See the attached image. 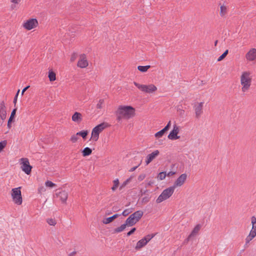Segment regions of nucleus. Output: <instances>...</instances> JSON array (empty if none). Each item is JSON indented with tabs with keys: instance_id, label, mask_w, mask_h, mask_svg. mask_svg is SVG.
<instances>
[{
	"instance_id": "bb28decb",
	"label": "nucleus",
	"mask_w": 256,
	"mask_h": 256,
	"mask_svg": "<svg viewBox=\"0 0 256 256\" xmlns=\"http://www.w3.org/2000/svg\"><path fill=\"white\" fill-rule=\"evenodd\" d=\"M48 77L50 82H54L56 80V74L52 70L48 71Z\"/></svg>"
},
{
	"instance_id": "5fc2aeb1",
	"label": "nucleus",
	"mask_w": 256,
	"mask_h": 256,
	"mask_svg": "<svg viewBox=\"0 0 256 256\" xmlns=\"http://www.w3.org/2000/svg\"><path fill=\"white\" fill-rule=\"evenodd\" d=\"M17 98H18V96H16L14 98V103L16 104V101H17Z\"/></svg>"
},
{
	"instance_id": "c9c22d12",
	"label": "nucleus",
	"mask_w": 256,
	"mask_h": 256,
	"mask_svg": "<svg viewBox=\"0 0 256 256\" xmlns=\"http://www.w3.org/2000/svg\"><path fill=\"white\" fill-rule=\"evenodd\" d=\"M7 144V142L6 140H3L0 142V153L4 150Z\"/></svg>"
},
{
	"instance_id": "412c9836",
	"label": "nucleus",
	"mask_w": 256,
	"mask_h": 256,
	"mask_svg": "<svg viewBox=\"0 0 256 256\" xmlns=\"http://www.w3.org/2000/svg\"><path fill=\"white\" fill-rule=\"evenodd\" d=\"M57 195L60 198L62 202L65 203L66 202L68 197L67 192L65 190L61 191Z\"/></svg>"
},
{
	"instance_id": "a211bd4d",
	"label": "nucleus",
	"mask_w": 256,
	"mask_h": 256,
	"mask_svg": "<svg viewBox=\"0 0 256 256\" xmlns=\"http://www.w3.org/2000/svg\"><path fill=\"white\" fill-rule=\"evenodd\" d=\"M160 154L158 150H155L152 153L148 154L146 158L145 162L146 165H148L151 162L156 158Z\"/></svg>"
},
{
	"instance_id": "7ed1b4c3",
	"label": "nucleus",
	"mask_w": 256,
	"mask_h": 256,
	"mask_svg": "<svg viewBox=\"0 0 256 256\" xmlns=\"http://www.w3.org/2000/svg\"><path fill=\"white\" fill-rule=\"evenodd\" d=\"M134 84L140 91L146 94H154L158 91V87L153 84H144L134 82Z\"/></svg>"
},
{
	"instance_id": "c03bdc74",
	"label": "nucleus",
	"mask_w": 256,
	"mask_h": 256,
	"mask_svg": "<svg viewBox=\"0 0 256 256\" xmlns=\"http://www.w3.org/2000/svg\"><path fill=\"white\" fill-rule=\"evenodd\" d=\"M46 188L43 186H40L38 189V192L39 194H42L43 192H46Z\"/></svg>"
},
{
	"instance_id": "cd10ccee",
	"label": "nucleus",
	"mask_w": 256,
	"mask_h": 256,
	"mask_svg": "<svg viewBox=\"0 0 256 256\" xmlns=\"http://www.w3.org/2000/svg\"><path fill=\"white\" fill-rule=\"evenodd\" d=\"M113 186L112 187L111 189L112 191L115 192L116 190L118 188L120 184L119 180L118 178H116L112 181Z\"/></svg>"
},
{
	"instance_id": "a18cd8bd",
	"label": "nucleus",
	"mask_w": 256,
	"mask_h": 256,
	"mask_svg": "<svg viewBox=\"0 0 256 256\" xmlns=\"http://www.w3.org/2000/svg\"><path fill=\"white\" fill-rule=\"evenodd\" d=\"M130 212H131V211H130V210L127 209V210H124L122 214L124 216H128Z\"/></svg>"
},
{
	"instance_id": "49530a36",
	"label": "nucleus",
	"mask_w": 256,
	"mask_h": 256,
	"mask_svg": "<svg viewBox=\"0 0 256 256\" xmlns=\"http://www.w3.org/2000/svg\"><path fill=\"white\" fill-rule=\"evenodd\" d=\"M76 54H73L70 58V61L73 62H74L76 59Z\"/></svg>"
},
{
	"instance_id": "de8ad7c7",
	"label": "nucleus",
	"mask_w": 256,
	"mask_h": 256,
	"mask_svg": "<svg viewBox=\"0 0 256 256\" xmlns=\"http://www.w3.org/2000/svg\"><path fill=\"white\" fill-rule=\"evenodd\" d=\"M176 174V172L170 171V172H169L168 174H166V176H172Z\"/></svg>"
},
{
	"instance_id": "aec40b11",
	"label": "nucleus",
	"mask_w": 256,
	"mask_h": 256,
	"mask_svg": "<svg viewBox=\"0 0 256 256\" xmlns=\"http://www.w3.org/2000/svg\"><path fill=\"white\" fill-rule=\"evenodd\" d=\"M220 15L221 17L224 18L228 13V6L224 4H220Z\"/></svg>"
},
{
	"instance_id": "f8f14e48",
	"label": "nucleus",
	"mask_w": 256,
	"mask_h": 256,
	"mask_svg": "<svg viewBox=\"0 0 256 256\" xmlns=\"http://www.w3.org/2000/svg\"><path fill=\"white\" fill-rule=\"evenodd\" d=\"M152 238L153 236L148 235L138 240L134 247L135 250L136 251L140 250L142 248H144L145 246L146 245L148 242Z\"/></svg>"
},
{
	"instance_id": "9d476101",
	"label": "nucleus",
	"mask_w": 256,
	"mask_h": 256,
	"mask_svg": "<svg viewBox=\"0 0 256 256\" xmlns=\"http://www.w3.org/2000/svg\"><path fill=\"white\" fill-rule=\"evenodd\" d=\"M38 25V22L36 18H30L22 24L23 27L28 30L36 28Z\"/></svg>"
},
{
	"instance_id": "20e7f679",
	"label": "nucleus",
	"mask_w": 256,
	"mask_h": 256,
	"mask_svg": "<svg viewBox=\"0 0 256 256\" xmlns=\"http://www.w3.org/2000/svg\"><path fill=\"white\" fill-rule=\"evenodd\" d=\"M174 192V189L172 186L165 188L156 199V203L160 204L172 196Z\"/></svg>"
},
{
	"instance_id": "8fccbe9b",
	"label": "nucleus",
	"mask_w": 256,
	"mask_h": 256,
	"mask_svg": "<svg viewBox=\"0 0 256 256\" xmlns=\"http://www.w3.org/2000/svg\"><path fill=\"white\" fill-rule=\"evenodd\" d=\"M20 0H10V2L14 4H18Z\"/></svg>"
},
{
	"instance_id": "603ef678",
	"label": "nucleus",
	"mask_w": 256,
	"mask_h": 256,
	"mask_svg": "<svg viewBox=\"0 0 256 256\" xmlns=\"http://www.w3.org/2000/svg\"><path fill=\"white\" fill-rule=\"evenodd\" d=\"M138 167V166H134V167L130 168L129 170V172H132L134 171Z\"/></svg>"
},
{
	"instance_id": "58836bf2",
	"label": "nucleus",
	"mask_w": 256,
	"mask_h": 256,
	"mask_svg": "<svg viewBox=\"0 0 256 256\" xmlns=\"http://www.w3.org/2000/svg\"><path fill=\"white\" fill-rule=\"evenodd\" d=\"M104 104V100H99L98 103L96 104V108L98 109H101L102 108Z\"/></svg>"
},
{
	"instance_id": "b1692460",
	"label": "nucleus",
	"mask_w": 256,
	"mask_h": 256,
	"mask_svg": "<svg viewBox=\"0 0 256 256\" xmlns=\"http://www.w3.org/2000/svg\"><path fill=\"white\" fill-rule=\"evenodd\" d=\"M16 110H17V108H15L12 110V112H11L10 117L8 122V124H7L8 128H10L12 127L11 124H12V122H13L14 119V118Z\"/></svg>"
},
{
	"instance_id": "6e6552de",
	"label": "nucleus",
	"mask_w": 256,
	"mask_h": 256,
	"mask_svg": "<svg viewBox=\"0 0 256 256\" xmlns=\"http://www.w3.org/2000/svg\"><path fill=\"white\" fill-rule=\"evenodd\" d=\"M144 212L142 210H138L132 214L127 219V224L130 226L134 225L142 218Z\"/></svg>"
},
{
	"instance_id": "ea45409f",
	"label": "nucleus",
	"mask_w": 256,
	"mask_h": 256,
	"mask_svg": "<svg viewBox=\"0 0 256 256\" xmlns=\"http://www.w3.org/2000/svg\"><path fill=\"white\" fill-rule=\"evenodd\" d=\"M150 196H146L142 198L141 202L142 204H146L150 202Z\"/></svg>"
},
{
	"instance_id": "1a4fd4ad",
	"label": "nucleus",
	"mask_w": 256,
	"mask_h": 256,
	"mask_svg": "<svg viewBox=\"0 0 256 256\" xmlns=\"http://www.w3.org/2000/svg\"><path fill=\"white\" fill-rule=\"evenodd\" d=\"M20 164V166L21 170L26 174L29 175L30 174L32 166L30 165L29 160L28 158H21L19 160Z\"/></svg>"
},
{
	"instance_id": "f03ea898",
	"label": "nucleus",
	"mask_w": 256,
	"mask_h": 256,
	"mask_svg": "<svg viewBox=\"0 0 256 256\" xmlns=\"http://www.w3.org/2000/svg\"><path fill=\"white\" fill-rule=\"evenodd\" d=\"M116 115L118 121L122 120H128L135 116L136 110L130 106L121 105L117 108Z\"/></svg>"
},
{
	"instance_id": "37998d69",
	"label": "nucleus",
	"mask_w": 256,
	"mask_h": 256,
	"mask_svg": "<svg viewBox=\"0 0 256 256\" xmlns=\"http://www.w3.org/2000/svg\"><path fill=\"white\" fill-rule=\"evenodd\" d=\"M170 126L171 121L170 120L168 122L166 126L162 130L166 133V132L170 129Z\"/></svg>"
},
{
	"instance_id": "9b49d317",
	"label": "nucleus",
	"mask_w": 256,
	"mask_h": 256,
	"mask_svg": "<svg viewBox=\"0 0 256 256\" xmlns=\"http://www.w3.org/2000/svg\"><path fill=\"white\" fill-rule=\"evenodd\" d=\"M188 178V174L186 173L181 174L174 182V184L172 187L175 190L176 188H180L186 182Z\"/></svg>"
},
{
	"instance_id": "6ab92c4d",
	"label": "nucleus",
	"mask_w": 256,
	"mask_h": 256,
	"mask_svg": "<svg viewBox=\"0 0 256 256\" xmlns=\"http://www.w3.org/2000/svg\"><path fill=\"white\" fill-rule=\"evenodd\" d=\"M72 120L76 124H80L82 120V114L79 112H74L72 115Z\"/></svg>"
},
{
	"instance_id": "7c9ffc66",
	"label": "nucleus",
	"mask_w": 256,
	"mask_h": 256,
	"mask_svg": "<svg viewBox=\"0 0 256 256\" xmlns=\"http://www.w3.org/2000/svg\"><path fill=\"white\" fill-rule=\"evenodd\" d=\"M165 134L166 132L162 130L158 131V132H156L154 136L155 138L158 140L162 138L164 135Z\"/></svg>"
},
{
	"instance_id": "dca6fc26",
	"label": "nucleus",
	"mask_w": 256,
	"mask_h": 256,
	"mask_svg": "<svg viewBox=\"0 0 256 256\" xmlns=\"http://www.w3.org/2000/svg\"><path fill=\"white\" fill-rule=\"evenodd\" d=\"M245 58L248 62L256 60V48H251L246 54Z\"/></svg>"
},
{
	"instance_id": "4be33fe9",
	"label": "nucleus",
	"mask_w": 256,
	"mask_h": 256,
	"mask_svg": "<svg viewBox=\"0 0 256 256\" xmlns=\"http://www.w3.org/2000/svg\"><path fill=\"white\" fill-rule=\"evenodd\" d=\"M126 226H132L129 225V224H127V220H126L125 223L120 226L116 228L114 230V234H118L124 231Z\"/></svg>"
},
{
	"instance_id": "6e6d98bb",
	"label": "nucleus",
	"mask_w": 256,
	"mask_h": 256,
	"mask_svg": "<svg viewBox=\"0 0 256 256\" xmlns=\"http://www.w3.org/2000/svg\"><path fill=\"white\" fill-rule=\"evenodd\" d=\"M20 90H18V92H17V93H16V96H18V94H19V92H20Z\"/></svg>"
},
{
	"instance_id": "f3484780",
	"label": "nucleus",
	"mask_w": 256,
	"mask_h": 256,
	"mask_svg": "<svg viewBox=\"0 0 256 256\" xmlns=\"http://www.w3.org/2000/svg\"><path fill=\"white\" fill-rule=\"evenodd\" d=\"M6 106L4 101L0 102V118L2 120L6 119L7 116Z\"/></svg>"
},
{
	"instance_id": "473e14b6",
	"label": "nucleus",
	"mask_w": 256,
	"mask_h": 256,
	"mask_svg": "<svg viewBox=\"0 0 256 256\" xmlns=\"http://www.w3.org/2000/svg\"><path fill=\"white\" fill-rule=\"evenodd\" d=\"M78 133L72 134L70 138V141L72 143H76V142L78 140Z\"/></svg>"
},
{
	"instance_id": "f704fd0d",
	"label": "nucleus",
	"mask_w": 256,
	"mask_h": 256,
	"mask_svg": "<svg viewBox=\"0 0 256 256\" xmlns=\"http://www.w3.org/2000/svg\"><path fill=\"white\" fill-rule=\"evenodd\" d=\"M45 186L46 187L49 188H53L56 186V184L52 182H51L50 180H46L45 182Z\"/></svg>"
},
{
	"instance_id": "09e8293b",
	"label": "nucleus",
	"mask_w": 256,
	"mask_h": 256,
	"mask_svg": "<svg viewBox=\"0 0 256 256\" xmlns=\"http://www.w3.org/2000/svg\"><path fill=\"white\" fill-rule=\"evenodd\" d=\"M136 230V229L134 228H132L129 232H128L127 233V236H130L132 234L135 232Z\"/></svg>"
},
{
	"instance_id": "2f4dec72",
	"label": "nucleus",
	"mask_w": 256,
	"mask_h": 256,
	"mask_svg": "<svg viewBox=\"0 0 256 256\" xmlns=\"http://www.w3.org/2000/svg\"><path fill=\"white\" fill-rule=\"evenodd\" d=\"M166 172H160L158 174L156 178L158 180H162L166 178Z\"/></svg>"
},
{
	"instance_id": "f257e3e1",
	"label": "nucleus",
	"mask_w": 256,
	"mask_h": 256,
	"mask_svg": "<svg viewBox=\"0 0 256 256\" xmlns=\"http://www.w3.org/2000/svg\"><path fill=\"white\" fill-rule=\"evenodd\" d=\"M253 80V74L249 70H244L240 76V91L243 94H246L250 90Z\"/></svg>"
},
{
	"instance_id": "3c124183",
	"label": "nucleus",
	"mask_w": 256,
	"mask_h": 256,
	"mask_svg": "<svg viewBox=\"0 0 256 256\" xmlns=\"http://www.w3.org/2000/svg\"><path fill=\"white\" fill-rule=\"evenodd\" d=\"M30 88V86H27L26 87L24 88L22 92V95H23L24 92Z\"/></svg>"
},
{
	"instance_id": "e433bc0d",
	"label": "nucleus",
	"mask_w": 256,
	"mask_h": 256,
	"mask_svg": "<svg viewBox=\"0 0 256 256\" xmlns=\"http://www.w3.org/2000/svg\"><path fill=\"white\" fill-rule=\"evenodd\" d=\"M46 222L48 223L49 225L52 226H54L56 224L55 219L52 218L47 219Z\"/></svg>"
},
{
	"instance_id": "72a5a7b5",
	"label": "nucleus",
	"mask_w": 256,
	"mask_h": 256,
	"mask_svg": "<svg viewBox=\"0 0 256 256\" xmlns=\"http://www.w3.org/2000/svg\"><path fill=\"white\" fill-rule=\"evenodd\" d=\"M78 136H80L83 139L85 140L88 134V130H82L79 132H78Z\"/></svg>"
},
{
	"instance_id": "c85d7f7f",
	"label": "nucleus",
	"mask_w": 256,
	"mask_h": 256,
	"mask_svg": "<svg viewBox=\"0 0 256 256\" xmlns=\"http://www.w3.org/2000/svg\"><path fill=\"white\" fill-rule=\"evenodd\" d=\"M150 68V66L149 65L145 66H138V70L142 72H146Z\"/></svg>"
},
{
	"instance_id": "39448f33",
	"label": "nucleus",
	"mask_w": 256,
	"mask_h": 256,
	"mask_svg": "<svg viewBox=\"0 0 256 256\" xmlns=\"http://www.w3.org/2000/svg\"><path fill=\"white\" fill-rule=\"evenodd\" d=\"M108 124L103 122L95 126L92 130L90 140L96 142L99 138V135L106 127Z\"/></svg>"
},
{
	"instance_id": "c756f323",
	"label": "nucleus",
	"mask_w": 256,
	"mask_h": 256,
	"mask_svg": "<svg viewBox=\"0 0 256 256\" xmlns=\"http://www.w3.org/2000/svg\"><path fill=\"white\" fill-rule=\"evenodd\" d=\"M133 178V176H130L128 178L126 179L120 186V190L123 189L127 184H128Z\"/></svg>"
},
{
	"instance_id": "393cba45",
	"label": "nucleus",
	"mask_w": 256,
	"mask_h": 256,
	"mask_svg": "<svg viewBox=\"0 0 256 256\" xmlns=\"http://www.w3.org/2000/svg\"><path fill=\"white\" fill-rule=\"evenodd\" d=\"M201 228V226L200 224H197L196 225L194 229L192 230V232H191L189 236V237H192L195 236H196L200 230V229Z\"/></svg>"
},
{
	"instance_id": "4468645a",
	"label": "nucleus",
	"mask_w": 256,
	"mask_h": 256,
	"mask_svg": "<svg viewBox=\"0 0 256 256\" xmlns=\"http://www.w3.org/2000/svg\"><path fill=\"white\" fill-rule=\"evenodd\" d=\"M180 130V128L176 124H174L173 126L172 130L170 132L168 135V138L170 140H178L180 138V136H178V134Z\"/></svg>"
},
{
	"instance_id": "a19ab883",
	"label": "nucleus",
	"mask_w": 256,
	"mask_h": 256,
	"mask_svg": "<svg viewBox=\"0 0 256 256\" xmlns=\"http://www.w3.org/2000/svg\"><path fill=\"white\" fill-rule=\"evenodd\" d=\"M146 177V175L144 174H140L138 177V182H142L143 180Z\"/></svg>"
},
{
	"instance_id": "79ce46f5",
	"label": "nucleus",
	"mask_w": 256,
	"mask_h": 256,
	"mask_svg": "<svg viewBox=\"0 0 256 256\" xmlns=\"http://www.w3.org/2000/svg\"><path fill=\"white\" fill-rule=\"evenodd\" d=\"M170 126L171 121L170 120L168 122L166 126L162 130L166 133V132L170 129Z\"/></svg>"
},
{
	"instance_id": "ddd939ff",
	"label": "nucleus",
	"mask_w": 256,
	"mask_h": 256,
	"mask_svg": "<svg viewBox=\"0 0 256 256\" xmlns=\"http://www.w3.org/2000/svg\"><path fill=\"white\" fill-rule=\"evenodd\" d=\"M88 66V62L87 59V56L86 54H80L78 56V60L77 63V66L78 68H84Z\"/></svg>"
},
{
	"instance_id": "2eb2a0df",
	"label": "nucleus",
	"mask_w": 256,
	"mask_h": 256,
	"mask_svg": "<svg viewBox=\"0 0 256 256\" xmlns=\"http://www.w3.org/2000/svg\"><path fill=\"white\" fill-rule=\"evenodd\" d=\"M203 102H197L194 104V114L196 118H199L203 112Z\"/></svg>"
},
{
	"instance_id": "864d4df0",
	"label": "nucleus",
	"mask_w": 256,
	"mask_h": 256,
	"mask_svg": "<svg viewBox=\"0 0 256 256\" xmlns=\"http://www.w3.org/2000/svg\"><path fill=\"white\" fill-rule=\"evenodd\" d=\"M154 184L152 181H150L146 184V186H150Z\"/></svg>"
},
{
	"instance_id": "423d86ee",
	"label": "nucleus",
	"mask_w": 256,
	"mask_h": 256,
	"mask_svg": "<svg viewBox=\"0 0 256 256\" xmlns=\"http://www.w3.org/2000/svg\"><path fill=\"white\" fill-rule=\"evenodd\" d=\"M21 187L12 188L10 196L13 202L18 205H20L22 202V198L21 192Z\"/></svg>"
},
{
	"instance_id": "0eeeda50",
	"label": "nucleus",
	"mask_w": 256,
	"mask_h": 256,
	"mask_svg": "<svg viewBox=\"0 0 256 256\" xmlns=\"http://www.w3.org/2000/svg\"><path fill=\"white\" fill-rule=\"evenodd\" d=\"M252 228L246 238V243L248 244L256 236V217L252 216L250 218Z\"/></svg>"
},
{
	"instance_id": "5701e85b",
	"label": "nucleus",
	"mask_w": 256,
	"mask_h": 256,
	"mask_svg": "<svg viewBox=\"0 0 256 256\" xmlns=\"http://www.w3.org/2000/svg\"><path fill=\"white\" fill-rule=\"evenodd\" d=\"M118 216H119V215L118 214H115L110 217L104 218L102 220V222L105 224H108L112 222Z\"/></svg>"
},
{
	"instance_id": "a878e982",
	"label": "nucleus",
	"mask_w": 256,
	"mask_h": 256,
	"mask_svg": "<svg viewBox=\"0 0 256 256\" xmlns=\"http://www.w3.org/2000/svg\"><path fill=\"white\" fill-rule=\"evenodd\" d=\"M82 154L84 157L89 156L92 154V150L88 147H86L82 151Z\"/></svg>"
},
{
	"instance_id": "4c0bfd02",
	"label": "nucleus",
	"mask_w": 256,
	"mask_h": 256,
	"mask_svg": "<svg viewBox=\"0 0 256 256\" xmlns=\"http://www.w3.org/2000/svg\"><path fill=\"white\" fill-rule=\"evenodd\" d=\"M228 50H226L218 59V61L222 60L228 54Z\"/></svg>"
}]
</instances>
